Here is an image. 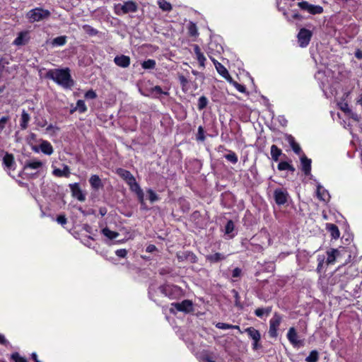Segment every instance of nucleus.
<instances>
[{"label": "nucleus", "mask_w": 362, "mask_h": 362, "mask_svg": "<svg viewBox=\"0 0 362 362\" xmlns=\"http://www.w3.org/2000/svg\"><path fill=\"white\" fill-rule=\"evenodd\" d=\"M283 321V315L279 313L275 312L272 317L269 320V336L271 338H276L279 335V326Z\"/></svg>", "instance_id": "3"}, {"label": "nucleus", "mask_w": 362, "mask_h": 362, "mask_svg": "<svg viewBox=\"0 0 362 362\" xmlns=\"http://www.w3.org/2000/svg\"><path fill=\"white\" fill-rule=\"evenodd\" d=\"M63 169L61 170L59 168H55L52 171V174L58 177H69L70 176L71 172L70 168L67 165H63Z\"/></svg>", "instance_id": "17"}, {"label": "nucleus", "mask_w": 362, "mask_h": 362, "mask_svg": "<svg viewBox=\"0 0 362 362\" xmlns=\"http://www.w3.org/2000/svg\"><path fill=\"white\" fill-rule=\"evenodd\" d=\"M187 33L190 37H197L199 35L197 26L195 23L189 21L187 25Z\"/></svg>", "instance_id": "32"}, {"label": "nucleus", "mask_w": 362, "mask_h": 362, "mask_svg": "<svg viewBox=\"0 0 362 362\" xmlns=\"http://www.w3.org/2000/svg\"><path fill=\"white\" fill-rule=\"evenodd\" d=\"M196 139L198 141H204L206 139L205 131L202 126L198 127L197 133L196 134Z\"/></svg>", "instance_id": "47"}, {"label": "nucleus", "mask_w": 362, "mask_h": 362, "mask_svg": "<svg viewBox=\"0 0 362 362\" xmlns=\"http://www.w3.org/2000/svg\"><path fill=\"white\" fill-rule=\"evenodd\" d=\"M101 233L103 235H105L110 240L115 239L119 235V233L116 231H112L110 230L107 227L103 228Z\"/></svg>", "instance_id": "33"}, {"label": "nucleus", "mask_w": 362, "mask_h": 362, "mask_svg": "<svg viewBox=\"0 0 362 362\" xmlns=\"http://www.w3.org/2000/svg\"><path fill=\"white\" fill-rule=\"evenodd\" d=\"M45 77L65 88H70L74 85L69 68L50 69L46 73Z\"/></svg>", "instance_id": "1"}, {"label": "nucleus", "mask_w": 362, "mask_h": 362, "mask_svg": "<svg viewBox=\"0 0 362 362\" xmlns=\"http://www.w3.org/2000/svg\"><path fill=\"white\" fill-rule=\"evenodd\" d=\"M30 120V115L25 110H23L22 111L21 117L20 120V127L22 130H25L28 127V123Z\"/></svg>", "instance_id": "24"}, {"label": "nucleus", "mask_w": 362, "mask_h": 362, "mask_svg": "<svg viewBox=\"0 0 362 362\" xmlns=\"http://www.w3.org/2000/svg\"><path fill=\"white\" fill-rule=\"evenodd\" d=\"M51 15L49 10L42 7H36L26 13V17L30 23L39 22L48 18Z\"/></svg>", "instance_id": "2"}, {"label": "nucleus", "mask_w": 362, "mask_h": 362, "mask_svg": "<svg viewBox=\"0 0 362 362\" xmlns=\"http://www.w3.org/2000/svg\"><path fill=\"white\" fill-rule=\"evenodd\" d=\"M270 153L272 156V159L277 162L279 160V157L283 155L284 157H286V155L282 153V150L279 148L276 145H272L271 149H270Z\"/></svg>", "instance_id": "21"}, {"label": "nucleus", "mask_w": 362, "mask_h": 362, "mask_svg": "<svg viewBox=\"0 0 362 362\" xmlns=\"http://www.w3.org/2000/svg\"><path fill=\"white\" fill-rule=\"evenodd\" d=\"M89 183L92 189L95 191H98L99 189L103 187V182L100 177L97 175H91L89 179Z\"/></svg>", "instance_id": "16"}, {"label": "nucleus", "mask_w": 362, "mask_h": 362, "mask_svg": "<svg viewBox=\"0 0 362 362\" xmlns=\"http://www.w3.org/2000/svg\"><path fill=\"white\" fill-rule=\"evenodd\" d=\"M194 52L196 55L197 59L199 62V66L204 67L206 57L203 52H202L201 49L199 45H194Z\"/></svg>", "instance_id": "19"}, {"label": "nucleus", "mask_w": 362, "mask_h": 362, "mask_svg": "<svg viewBox=\"0 0 362 362\" xmlns=\"http://www.w3.org/2000/svg\"><path fill=\"white\" fill-rule=\"evenodd\" d=\"M149 93L153 98H158L160 95H168V93L163 91L160 86H155L154 87L151 88L149 89Z\"/></svg>", "instance_id": "31"}, {"label": "nucleus", "mask_w": 362, "mask_h": 362, "mask_svg": "<svg viewBox=\"0 0 362 362\" xmlns=\"http://www.w3.org/2000/svg\"><path fill=\"white\" fill-rule=\"evenodd\" d=\"M340 109L344 112H351V110L350 108L349 107V105L345 103L344 104H342L340 107Z\"/></svg>", "instance_id": "62"}, {"label": "nucleus", "mask_w": 362, "mask_h": 362, "mask_svg": "<svg viewBox=\"0 0 362 362\" xmlns=\"http://www.w3.org/2000/svg\"><path fill=\"white\" fill-rule=\"evenodd\" d=\"M317 197L320 200L326 201L329 199V195L326 189H325L321 185H318L317 187Z\"/></svg>", "instance_id": "29"}, {"label": "nucleus", "mask_w": 362, "mask_h": 362, "mask_svg": "<svg viewBox=\"0 0 362 362\" xmlns=\"http://www.w3.org/2000/svg\"><path fill=\"white\" fill-rule=\"evenodd\" d=\"M313 33L306 28H301L298 34V41L301 47H307L311 40Z\"/></svg>", "instance_id": "7"}, {"label": "nucleus", "mask_w": 362, "mask_h": 362, "mask_svg": "<svg viewBox=\"0 0 362 362\" xmlns=\"http://www.w3.org/2000/svg\"><path fill=\"white\" fill-rule=\"evenodd\" d=\"M242 274V270L239 267H235L232 272V276L233 278L240 277Z\"/></svg>", "instance_id": "59"}, {"label": "nucleus", "mask_w": 362, "mask_h": 362, "mask_svg": "<svg viewBox=\"0 0 362 362\" xmlns=\"http://www.w3.org/2000/svg\"><path fill=\"white\" fill-rule=\"evenodd\" d=\"M146 192L148 196V199L151 203H153L158 200H159L158 195L151 188L146 190Z\"/></svg>", "instance_id": "48"}, {"label": "nucleus", "mask_w": 362, "mask_h": 362, "mask_svg": "<svg viewBox=\"0 0 362 362\" xmlns=\"http://www.w3.org/2000/svg\"><path fill=\"white\" fill-rule=\"evenodd\" d=\"M311 159L305 154L300 157L301 169L305 175H308L311 173Z\"/></svg>", "instance_id": "13"}, {"label": "nucleus", "mask_w": 362, "mask_h": 362, "mask_svg": "<svg viewBox=\"0 0 362 362\" xmlns=\"http://www.w3.org/2000/svg\"><path fill=\"white\" fill-rule=\"evenodd\" d=\"M115 254L119 257L124 258L127 255V250L126 249H119L115 251Z\"/></svg>", "instance_id": "58"}, {"label": "nucleus", "mask_w": 362, "mask_h": 362, "mask_svg": "<svg viewBox=\"0 0 362 362\" xmlns=\"http://www.w3.org/2000/svg\"><path fill=\"white\" fill-rule=\"evenodd\" d=\"M173 308H175L176 311L178 312L189 313L193 310V304L189 300H184L181 303H171L170 313H175Z\"/></svg>", "instance_id": "5"}, {"label": "nucleus", "mask_w": 362, "mask_h": 362, "mask_svg": "<svg viewBox=\"0 0 362 362\" xmlns=\"http://www.w3.org/2000/svg\"><path fill=\"white\" fill-rule=\"evenodd\" d=\"M277 169L279 171L287 170L290 171L292 174L296 171V168L293 165L291 164V161H281L277 165Z\"/></svg>", "instance_id": "20"}, {"label": "nucleus", "mask_w": 362, "mask_h": 362, "mask_svg": "<svg viewBox=\"0 0 362 362\" xmlns=\"http://www.w3.org/2000/svg\"><path fill=\"white\" fill-rule=\"evenodd\" d=\"M298 7L304 11H308L310 4L308 1H303L298 3Z\"/></svg>", "instance_id": "57"}, {"label": "nucleus", "mask_w": 362, "mask_h": 362, "mask_svg": "<svg viewBox=\"0 0 362 362\" xmlns=\"http://www.w3.org/2000/svg\"><path fill=\"white\" fill-rule=\"evenodd\" d=\"M115 64L122 68H127L131 63V59L129 56L124 54L117 55L114 58Z\"/></svg>", "instance_id": "12"}, {"label": "nucleus", "mask_w": 362, "mask_h": 362, "mask_svg": "<svg viewBox=\"0 0 362 362\" xmlns=\"http://www.w3.org/2000/svg\"><path fill=\"white\" fill-rule=\"evenodd\" d=\"M288 193L286 189L278 188L274 192V199L277 205H284L288 198Z\"/></svg>", "instance_id": "8"}, {"label": "nucleus", "mask_w": 362, "mask_h": 362, "mask_svg": "<svg viewBox=\"0 0 362 362\" xmlns=\"http://www.w3.org/2000/svg\"><path fill=\"white\" fill-rule=\"evenodd\" d=\"M30 40L29 32L21 31L18 34L17 37L13 40V45L16 46L25 45Z\"/></svg>", "instance_id": "11"}, {"label": "nucleus", "mask_w": 362, "mask_h": 362, "mask_svg": "<svg viewBox=\"0 0 362 362\" xmlns=\"http://www.w3.org/2000/svg\"><path fill=\"white\" fill-rule=\"evenodd\" d=\"M231 293L233 294V297L235 299V306L240 309H242L243 306L240 302V296L239 295V293L235 289H233L231 291Z\"/></svg>", "instance_id": "46"}, {"label": "nucleus", "mask_w": 362, "mask_h": 362, "mask_svg": "<svg viewBox=\"0 0 362 362\" xmlns=\"http://www.w3.org/2000/svg\"><path fill=\"white\" fill-rule=\"evenodd\" d=\"M319 360V353L317 350H313L305 358L306 362H317Z\"/></svg>", "instance_id": "40"}, {"label": "nucleus", "mask_w": 362, "mask_h": 362, "mask_svg": "<svg viewBox=\"0 0 362 362\" xmlns=\"http://www.w3.org/2000/svg\"><path fill=\"white\" fill-rule=\"evenodd\" d=\"M178 80H179V82L182 86V90L185 91L187 90V86H188V84H189V81L188 79L187 78L186 76H185L184 75L182 74H178Z\"/></svg>", "instance_id": "45"}, {"label": "nucleus", "mask_w": 362, "mask_h": 362, "mask_svg": "<svg viewBox=\"0 0 362 362\" xmlns=\"http://www.w3.org/2000/svg\"><path fill=\"white\" fill-rule=\"evenodd\" d=\"M76 110H78L80 113H84L87 111V107L83 100H78L76 102V107L71 112H73Z\"/></svg>", "instance_id": "37"}, {"label": "nucleus", "mask_w": 362, "mask_h": 362, "mask_svg": "<svg viewBox=\"0 0 362 362\" xmlns=\"http://www.w3.org/2000/svg\"><path fill=\"white\" fill-rule=\"evenodd\" d=\"M69 188L71 189L72 197L76 198L80 202H83L86 200V196L83 193L78 182L69 184Z\"/></svg>", "instance_id": "10"}, {"label": "nucleus", "mask_w": 362, "mask_h": 362, "mask_svg": "<svg viewBox=\"0 0 362 362\" xmlns=\"http://www.w3.org/2000/svg\"><path fill=\"white\" fill-rule=\"evenodd\" d=\"M272 311V306H267L266 308H258L255 310V315L262 318L264 315L268 316Z\"/></svg>", "instance_id": "27"}, {"label": "nucleus", "mask_w": 362, "mask_h": 362, "mask_svg": "<svg viewBox=\"0 0 362 362\" xmlns=\"http://www.w3.org/2000/svg\"><path fill=\"white\" fill-rule=\"evenodd\" d=\"M310 14H321L323 12V8L319 5H313L310 4L308 11Z\"/></svg>", "instance_id": "41"}, {"label": "nucleus", "mask_w": 362, "mask_h": 362, "mask_svg": "<svg viewBox=\"0 0 362 362\" xmlns=\"http://www.w3.org/2000/svg\"><path fill=\"white\" fill-rule=\"evenodd\" d=\"M156 66V62L154 59H148L141 63V67L144 69H154Z\"/></svg>", "instance_id": "36"}, {"label": "nucleus", "mask_w": 362, "mask_h": 362, "mask_svg": "<svg viewBox=\"0 0 362 362\" xmlns=\"http://www.w3.org/2000/svg\"><path fill=\"white\" fill-rule=\"evenodd\" d=\"M156 250H157L156 246L153 244L148 245L146 248V251L147 252H155Z\"/></svg>", "instance_id": "61"}, {"label": "nucleus", "mask_w": 362, "mask_h": 362, "mask_svg": "<svg viewBox=\"0 0 362 362\" xmlns=\"http://www.w3.org/2000/svg\"><path fill=\"white\" fill-rule=\"evenodd\" d=\"M138 6L136 2L128 1L124 4H117L115 6V13L117 15L127 14L129 13H134L137 11Z\"/></svg>", "instance_id": "4"}, {"label": "nucleus", "mask_w": 362, "mask_h": 362, "mask_svg": "<svg viewBox=\"0 0 362 362\" xmlns=\"http://www.w3.org/2000/svg\"><path fill=\"white\" fill-rule=\"evenodd\" d=\"M40 148L44 154L47 156L52 155L54 152L52 144L47 141H42L40 144Z\"/></svg>", "instance_id": "23"}, {"label": "nucleus", "mask_w": 362, "mask_h": 362, "mask_svg": "<svg viewBox=\"0 0 362 362\" xmlns=\"http://www.w3.org/2000/svg\"><path fill=\"white\" fill-rule=\"evenodd\" d=\"M83 30L89 36H95L98 34V30L93 28L91 25L86 24L82 26Z\"/></svg>", "instance_id": "39"}, {"label": "nucleus", "mask_w": 362, "mask_h": 362, "mask_svg": "<svg viewBox=\"0 0 362 362\" xmlns=\"http://www.w3.org/2000/svg\"><path fill=\"white\" fill-rule=\"evenodd\" d=\"M9 116H4L1 118H0V132H1L5 128L6 124L9 121Z\"/></svg>", "instance_id": "54"}, {"label": "nucleus", "mask_w": 362, "mask_h": 362, "mask_svg": "<svg viewBox=\"0 0 362 362\" xmlns=\"http://www.w3.org/2000/svg\"><path fill=\"white\" fill-rule=\"evenodd\" d=\"M158 4L163 11H170L173 8L172 5L165 0H158Z\"/></svg>", "instance_id": "43"}, {"label": "nucleus", "mask_w": 362, "mask_h": 362, "mask_svg": "<svg viewBox=\"0 0 362 362\" xmlns=\"http://www.w3.org/2000/svg\"><path fill=\"white\" fill-rule=\"evenodd\" d=\"M67 42V37L66 35H61L54 38L52 40V45L53 47L64 46Z\"/></svg>", "instance_id": "34"}, {"label": "nucleus", "mask_w": 362, "mask_h": 362, "mask_svg": "<svg viewBox=\"0 0 362 362\" xmlns=\"http://www.w3.org/2000/svg\"><path fill=\"white\" fill-rule=\"evenodd\" d=\"M227 81L230 84L233 85L240 93H246V87L244 85L240 84L237 81H234L232 77H230V79H228Z\"/></svg>", "instance_id": "38"}, {"label": "nucleus", "mask_w": 362, "mask_h": 362, "mask_svg": "<svg viewBox=\"0 0 362 362\" xmlns=\"http://www.w3.org/2000/svg\"><path fill=\"white\" fill-rule=\"evenodd\" d=\"M209 100L205 95L201 96L198 100L197 108L199 110H202L206 107Z\"/></svg>", "instance_id": "42"}, {"label": "nucleus", "mask_w": 362, "mask_h": 362, "mask_svg": "<svg viewBox=\"0 0 362 362\" xmlns=\"http://www.w3.org/2000/svg\"><path fill=\"white\" fill-rule=\"evenodd\" d=\"M210 59L214 63L215 68L217 72L226 81L230 79V75L228 73L227 69L220 62H218L216 59H215L212 56L208 54Z\"/></svg>", "instance_id": "9"}, {"label": "nucleus", "mask_w": 362, "mask_h": 362, "mask_svg": "<svg viewBox=\"0 0 362 362\" xmlns=\"http://www.w3.org/2000/svg\"><path fill=\"white\" fill-rule=\"evenodd\" d=\"M286 337L288 341L295 348L302 347L305 345L304 340L299 339L296 329L293 327L288 329Z\"/></svg>", "instance_id": "6"}, {"label": "nucleus", "mask_w": 362, "mask_h": 362, "mask_svg": "<svg viewBox=\"0 0 362 362\" xmlns=\"http://www.w3.org/2000/svg\"><path fill=\"white\" fill-rule=\"evenodd\" d=\"M160 292L163 294L165 296H170V290L171 288L169 285H161L158 288Z\"/></svg>", "instance_id": "50"}, {"label": "nucleus", "mask_w": 362, "mask_h": 362, "mask_svg": "<svg viewBox=\"0 0 362 362\" xmlns=\"http://www.w3.org/2000/svg\"><path fill=\"white\" fill-rule=\"evenodd\" d=\"M326 229L330 233L332 238L337 239L339 238L340 232L337 225L334 223H327Z\"/></svg>", "instance_id": "22"}, {"label": "nucleus", "mask_w": 362, "mask_h": 362, "mask_svg": "<svg viewBox=\"0 0 362 362\" xmlns=\"http://www.w3.org/2000/svg\"><path fill=\"white\" fill-rule=\"evenodd\" d=\"M234 223L232 220H229L227 221L226 225L225 226V233L226 234L231 233L234 230Z\"/></svg>", "instance_id": "51"}, {"label": "nucleus", "mask_w": 362, "mask_h": 362, "mask_svg": "<svg viewBox=\"0 0 362 362\" xmlns=\"http://www.w3.org/2000/svg\"><path fill=\"white\" fill-rule=\"evenodd\" d=\"M354 56L358 59H362V50L357 49L354 52Z\"/></svg>", "instance_id": "64"}, {"label": "nucleus", "mask_w": 362, "mask_h": 362, "mask_svg": "<svg viewBox=\"0 0 362 362\" xmlns=\"http://www.w3.org/2000/svg\"><path fill=\"white\" fill-rule=\"evenodd\" d=\"M339 254L337 249H331L327 252V263L328 264H333L336 260V257Z\"/></svg>", "instance_id": "35"}, {"label": "nucleus", "mask_w": 362, "mask_h": 362, "mask_svg": "<svg viewBox=\"0 0 362 362\" xmlns=\"http://www.w3.org/2000/svg\"><path fill=\"white\" fill-rule=\"evenodd\" d=\"M288 141L296 154L300 155L303 153L300 145L296 141L295 138L293 136L289 135L288 136Z\"/></svg>", "instance_id": "26"}, {"label": "nucleus", "mask_w": 362, "mask_h": 362, "mask_svg": "<svg viewBox=\"0 0 362 362\" xmlns=\"http://www.w3.org/2000/svg\"><path fill=\"white\" fill-rule=\"evenodd\" d=\"M245 332L247 334L248 337L252 339V341L257 338L261 337L259 331L253 327H249L246 328Z\"/></svg>", "instance_id": "30"}, {"label": "nucleus", "mask_w": 362, "mask_h": 362, "mask_svg": "<svg viewBox=\"0 0 362 362\" xmlns=\"http://www.w3.org/2000/svg\"><path fill=\"white\" fill-rule=\"evenodd\" d=\"M43 163L40 160H28L25 163L24 169H33L37 170L42 166Z\"/></svg>", "instance_id": "28"}, {"label": "nucleus", "mask_w": 362, "mask_h": 362, "mask_svg": "<svg viewBox=\"0 0 362 362\" xmlns=\"http://www.w3.org/2000/svg\"><path fill=\"white\" fill-rule=\"evenodd\" d=\"M59 128L57 127H54L53 124H49L47 128H46V131L47 132H54V130H59Z\"/></svg>", "instance_id": "63"}, {"label": "nucleus", "mask_w": 362, "mask_h": 362, "mask_svg": "<svg viewBox=\"0 0 362 362\" xmlns=\"http://www.w3.org/2000/svg\"><path fill=\"white\" fill-rule=\"evenodd\" d=\"M84 97L86 99H95L97 98V94L95 91L90 89L86 92Z\"/></svg>", "instance_id": "55"}, {"label": "nucleus", "mask_w": 362, "mask_h": 362, "mask_svg": "<svg viewBox=\"0 0 362 362\" xmlns=\"http://www.w3.org/2000/svg\"><path fill=\"white\" fill-rule=\"evenodd\" d=\"M226 256L220 252H216L214 254L208 255L206 256V262L214 264L219 262L222 260H224L226 259Z\"/></svg>", "instance_id": "18"}, {"label": "nucleus", "mask_w": 362, "mask_h": 362, "mask_svg": "<svg viewBox=\"0 0 362 362\" xmlns=\"http://www.w3.org/2000/svg\"><path fill=\"white\" fill-rule=\"evenodd\" d=\"M117 173L126 182L127 185L130 184L135 179L130 171L123 168H118L117 170Z\"/></svg>", "instance_id": "15"}, {"label": "nucleus", "mask_w": 362, "mask_h": 362, "mask_svg": "<svg viewBox=\"0 0 362 362\" xmlns=\"http://www.w3.org/2000/svg\"><path fill=\"white\" fill-rule=\"evenodd\" d=\"M226 151L228 152V154H226L224 156V158L229 162H230L231 163L233 164H236L238 161V156L236 155V153L231 151V150H228V149H226L224 146L223 145H220L218 148V151Z\"/></svg>", "instance_id": "14"}, {"label": "nucleus", "mask_w": 362, "mask_h": 362, "mask_svg": "<svg viewBox=\"0 0 362 362\" xmlns=\"http://www.w3.org/2000/svg\"><path fill=\"white\" fill-rule=\"evenodd\" d=\"M129 186L130 189L136 193L139 192V191H143V189L141 188L140 185L137 183L136 179L133 180L130 184L128 185Z\"/></svg>", "instance_id": "49"}, {"label": "nucleus", "mask_w": 362, "mask_h": 362, "mask_svg": "<svg viewBox=\"0 0 362 362\" xmlns=\"http://www.w3.org/2000/svg\"><path fill=\"white\" fill-rule=\"evenodd\" d=\"M136 197L139 204H143L145 202L144 200V193L143 191H139V192L136 193Z\"/></svg>", "instance_id": "60"}, {"label": "nucleus", "mask_w": 362, "mask_h": 362, "mask_svg": "<svg viewBox=\"0 0 362 362\" xmlns=\"http://www.w3.org/2000/svg\"><path fill=\"white\" fill-rule=\"evenodd\" d=\"M3 163L8 170L12 169L15 165L13 155L11 153H6L3 158Z\"/></svg>", "instance_id": "25"}, {"label": "nucleus", "mask_w": 362, "mask_h": 362, "mask_svg": "<svg viewBox=\"0 0 362 362\" xmlns=\"http://www.w3.org/2000/svg\"><path fill=\"white\" fill-rule=\"evenodd\" d=\"M216 327L221 329H235L240 330V327L238 325H233L224 322H218L216 325Z\"/></svg>", "instance_id": "44"}, {"label": "nucleus", "mask_w": 362, "mask_h": 362, "mask_svg": "<svg viewBox=\"0 0 362 362\" xmlns=\"http://www.w3.org/2000/svg\"><path fill=\"white\" fill-rule=\"evenodd\" d=\"M57 221L58 223L64 226L67 223V218L64 214H60L57 217Z\"/></svg>", "instance_id": "56"}, {"label": "nucleus", "mask_w": 362, "mask_h": 362, "mask_svg": "<svg viewBox=\"0 0 362 362\" xmlns=\"http://www.w3.org/2000/svg\"><path fill=\"white\" fill-rule=\"evenodd\" d=\"M260 340L261 337L257 338L255 340H253V342L252 344V348L254 351H257L262 347L260 343Z\"/></svg>", "instance_id": "53"}, {"label": "nucleus", "mask_w": 362, "mask_h": 362, "mask_svg": "<svg viewBox=\"0 0 362 362\" xmlns=\"http://www.w3.org/2000/svg\"><path fill=\"white\" fill-rule=\"evenodd\" d=\"M11 358L15 362H28L27 360L25 358L21 356L18 352L12 354Z\"/></svg>", "instance_id": "52"}]
</instances>
